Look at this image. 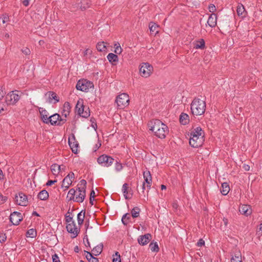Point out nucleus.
<instances>
[{
    "instance_id": "obj_1",
    "label": "nucleus",
    "mask_w": 262,
    "mask_h": 262,
    "mask_svg": "<svg viewBox=\"0 0 262 262\" xmlns=\"http://www.w3.org/2000/svg\"><path fill=\"white\" fill-rule=\"evenodd\" d=\"M148 125L155 136L160 139H164L169 132L168 127L158 119L151 120Z\"/></svg>"
},
{
    "instance_id": "obj_2",
    "label": "nucleus",
    "mask_w": 262,
    "mask_h": 262,
    "mask_svg": "<svg viewBox=\"0 0 262 262\" xmlns=\"http://www.w3.org/2000/svg\"><path fill=\"white\" fill-rule=\"evenodd\" d=\"M204 141V133L200 127H197L190 133L189 144L194 148L201 146Z\"/></svg>"
},
{
    "instance_id": "obj_3",
    "label": "nucleus",
    "mask_w": 262,
    "mask_h": 262,
    "mask_svg": "<svg viewBox=\"0 0 262 262\" xmlns=\"http://www.w3.org/2000/svg\"><path fill=\"white\" fill-rule=\"evenodd\" d=\"M206 110L205 100L200 98H195L191 104V110L193 115L198 116L203 114Z\"/></svg>"
},
{
    "instance_id": "obj_4",
    "label": "nucleus",
    "mask_w": 262,
    "mask_h": 262,
    "mask_svg": "<svg viewBox=\"0 0 262 262\" xmlns=\"http://www.w3.org/2000/svg\"><path fill=\"white\" fill-rule=\"evenodd\" d=\"M86 186V182L84 180H82L77 185L76 194H75V202L82 203L83 202L85 197V189Z\"/></svg>"
},
{
    "instance_id": "obj_5",
    "label": "nucleus",
    "mask_w": 262,
    "mask_h": 262,
    "mask_svg": "<svg viewBox=\"0 0 262 262\" xmlns=\"http://www.w3.org/2000/svg\"><path fill=\"white\" fill-rule=\"evenodd\" d=\"M91 0H74L72 4L71 10L76 11L79 9L84 11L91 5Z\"/></svg>"
},
{
    "instance_id": "obj_6",
    "label": "nucleus",
    "mask_w": 262,
    "mask_h": 262,
    "mask_svg": "<svg viewBox=\"0 0 262 262\" xmlns=\"http://www.w3.org/2000/svg\"><path fill=\"white\" fill-rule=\"evenodd\" d=\"M75 109L77 114L82 117L88 118L90 115L89 108L83 105L82 99L78 100Z\"/></svg>"
},
{
    "instance_id": "obj_7",
    "label": "nucleus",
    "mask_w": 262,
    "mask_h": 262,
    "mask_svg": "<svg viewBox=\"0 0 262 262\" xmlns=\"http://www.w3.org/2000/svg\"><path fill=\"white\" fill-rule=\"evenodd\" d=\"M20 94L21 93L17 91L8 94L5 98L6 106L16 103L20 99Z\"/></svg>"
},
{
    "instance_id": "obj_8",
    "label": "nucleus",
    "mask_w": 262,
    "mask_h": 262,
    "mask_svg": "<svg viewBox=\"0 0 262 262\" xmlns=\"http://www.w3.org/2000/svg\"><path fill=\"white\" fill-rule=\"evenodd\" d=\"M153 71L152 66L147 62L142 63L140 65L139 73L140 75L144 78L149 77Z\"/></svg>"
},
{
    "instance_id": "obj_9",
    "label": "nucleus",
    "mask_w": 262,
    "mask_h": 262,
    "mask_svg": "<svg viewBox=\"0 0 262 262\" xmlns=\"http://www.w3.org/2000/svg\"><path fill=\"white\" fill-rule=\"evenodd\" d=\"M129 96L126 93H122L118 96L116 99L118 108L123 109L129 104Z\"/></svg>"
},
{
    "instance_id": "obj_10",
    "label": "nucleus",
    "mask_w": 262,
    "mask_h": 262,
    "mask_svg": "<svg viewBox=\"0 0 262 262\" xmlns=\"http://www.w3.org/2000/svg\"><path fill=\"white\" fill-rule=\"evenodd\" d=\"M114 162V159L111 156L106 155H102L97 159L99 164L104 167H110Z\"/></svg>"
},
{
    "instance_id": "obj_11",
    "label": "nucleus",
    "mask_w": 262,
    "mask_h": 262,
    "mask_svg": "<svg viewBox=\"0 0 262 262\" xmlns=\"http://www.w3.org/2000/svg\"><path fill=\"white\" fill-rule=\"evenodd\" d=\"M93 86V83L90 81L82 79L78 81L76 87L78 90L82 92H88L89 89L91 88Z\"/></svg>"
},
{
    "instance_id": "obj_12",
    "label": "nucleus",
    "mask_w": 262,
    "mask_h": 262,
    "mask_svg": "<svg viewBox=\"0 0 262 262\" xmlns=\"http://www.w3.org/2000/svg\"><path fill=\"white\" fill-rule=\"evenodd\" d=\"M15 201L16 203L20 206H26L28 204V198L23 192H20L15 196Z\"/></svg>"
},
{
    "instance_id": "obj_13",
    "label": "nucleus",
    "mask_w": 262,
    "mask_h": 262,
    "mask_svg": "<svg viewBox=\"0 0 262 262\" xmlns=\"http://www.w3.org/2000/svg\"><path fill=\"white\" fill-rule=\"evenodd\" d=\"M66 228L68 232L73 234V238L76 237L78 235L80 231L79 228L77 227L75 222H72L70 223V224H68Z\"/></svg>"
},
{
    "instance_id": "obj_14",
    "label": "nucleus",
    "mask_w": 262,
    "mask_h": 262,
    "mask_svg": "<svg viewBox=\"0 0 262 262\" xmlns=\"http://www.w3.org/2000/svg\"><path fill=\"white\" fill-rule=\"evenodd\" d=\"M23 220V216L20 212L14 211L10 214V220L14 225H17Z\"/></svg>"
},
{
    "instance_id": "obj_15",
    "label": "nucleus",
    "mask_w": 262,
    "mask_h": 262,
    "mask_svg": "<svg viewBox=\"0 0 262 262\" xmlns=\"http://www.w3.org/2000/svg\"><path fill=\"white\" fill-rule=\"evenodd\" d=\"M69 144L72 150V152L74 154H76L78 151V143L75 141V138L72 135L69 138Z\"/></svg>"
},
{
    "instance_id": "obj_16",
    "label": "nucleus",
    "mask_w": 262,
    "mask_h": 262,
    "mask_svg": "<svg viewBox=\"0 0 262 262\" xmlns=\"http://www.w3.org/2000/svg\"><path fill=\"white\" fill-rule=\"evenodd\" d=\"M143 177L144 179V182L147 184V188L150 189L152 182V178L150 171L148 170L144 171Z\"/></svg>"
},
{
    "instance_id": "obj_17",
    "label": "nucleus",
    "mask_w": 262,
    "mask_h": 262,
    "mask_svg": "<svg viewBox=\"0 0 262 262\" xmlns=\"http://www.w3.org/2000/svg\"><path fill=\"white\" fill-rule=\"evenodd\" d=\"M151 237V235L149 233L140 236L138 239V243L141 245H145L150 241Z\"/></svg>"
},
{
    "instance_id": "obj_18",
    "label": "nucleus",
    "mask_w": 262,
    "mask_h": 262,
    "mask_svg": "<svg viewBox=\"0 0 262 262\" xmlns=\"http://www.w3.org/2000/svg\"><path fill=\"white\" fill-rule=\"evenodd\" d=\"M239 211L242 214H244L246 216H248L251 214L252 210L251 207L248 205H242L239 206Z\"/></svg>"
},
{
    "instance_id": "obj_19",
    "label": "nucleus",
    "mask_w": 262,
    "mask_h": 262,
    "mask_svg": "<svg viewBox=\"0 0 262 262\" xmlns=\"http://www.w3.org/2000/svg\"><path fill=\"white\" fill-rule=\"evenodd\" d=\"M207 24L211 28H214L217 24V15L215 13H212L207 20Z\"/></svg>"
},
{
    "instance_id": "obj_20",
    "label": "nucleus",
    "mask_w": 262,
    "mask_h": 262,
    "mask_svg": "<svg viewBox=\"0 0 262 262\" xmlns=\"http://www.w3.org/2000/svg\"><path fill=\"white\" fill-rule=\"evenodd\" d=\"M39 111L41 120L45 123L48 124L50 117L48 112L42 107H40Z\"/></svg>"
},
{
    "instance_id": "obj_21",
    "label": "nucleus",
    "mask_w": 262,
    "mask_h": 262,
    "mask_svg": "<svg viewBox=\"0 0 262 262\" xmlns=\"http://www.w3.org/2000/svg\"><path fill=\"white\" fill-rule=\"evenodd\" d=\"M60 116L57 114H55L50 116L49 119L48 120V124L50 123L52 125H58V121H59Z\"/></svg>"
},
{
    "instance_id": "obj_22",
    "label": "nucleus",
    "mask_w": 262,
    "mask_h": 262,
    "mask_svg": "<svg viewBox=\"0 0 262 262\" xmlns=\"http://www.w3.org/2000/svg\"><path fill=\"white\" fill-rule=\"evenodd\" d=\"M46 96H48L49 97V102L50 103L52 102V100H54V103H57L59 101V99L57 94L54 92H48L46 94Z\"/></svg>"
},
{
    "instance_id": "obj_23",
    "label": "nucleus",
    "mask_w": 262,
    "mask_h": 262,
    "mask_svg": "<svg viewBox=\"0 0 262 262\" xmlns=\"http://www.w3.org/2000/svg\"><path fill=\"white\" fill-rule=\"evenodd\" d=\"M194 48L196 49H204L205 47V42L203 39L195 40L193 42Z\"/></svg>"
},
{
    "instance_id": "obj_24",
    "label": "nucleus",
    "mask_w": 262,
    "mask_h": 262,
    "mask_svg": "<svg viewBox=\"0 0 262 262\" xmlns=\"http://www.w3.org/2000/svg\"><path fill=\"white\" fill-rule=\"evenodd\" d=\"M103 245L102 244H100L95 246L92 250L93 254L95 256L99 255L102 251Z\"/></svg>"
},
{
    "instance_id": "obj_25",
    "label": "nucleus",
    "mask_w": 262,
    "mask_h": 262,
    "mask_svg": "<svg viewBox=\"0 0 262 262\" xmlns=\"http://www.w3.org/2000/svg\"><path fill=\"white\" fill-rule=\"evenodd\" d=\"M237 14L239 16L244 17L246 16V11L244 6L242 4H239L237 6L236 9Z\"/></svg>"
},
{
    "instance_id": "obj_26",
    "label": "nucleus",
    "mask_w": 262,
    "mask_h": 262,
    "mask_svg": "<svg viewBox=\"0 0 262 262\" xmlns=\"http://www.w3.org/2000/svg\"><path fill=\"white\" fill-rule=\"evenodd\" d=\"M230 190V187L227 183H223L222 184V188L221 189V192L224 195H227Z\"/></svg>"
},
{
    "instance_id": "obj_27",
    "label": "nucleus",
    "mask_w": 262,
    "mask_h": 262,
    "mask_svg": "<svg viewBox=\"0 0 262 262\" xmlns=\"http://www.w3.org/2000/svg\"><path fill=\"white\" fill-rule=\"evenodd\" d=\"M85 211L82 210L77 214V222L79 225H81L85 217Z\"/></svg>"
},
{
    "instance_id": "obj_28",
    "label": "nucleus",
    "mask_w": 262,
    "mask_h": 262,
    "mask_svg": "<svg viewBox=\"0 0 262 262\" xmlns=\"http://www.w3.org/2000/svg\"><path fill=\"white\" fill-rule=\"evenodd\" d=\"M189 116L185 113H182L180 116V122L181 124L185 125L189 122Z\"/></svg>"
},
{
    "instance_id": "obj_29",
    "label": "nucleus",
    "mask_w": 262,
    "mask_h": 262,
    "mask_svg": "<svg viewBox=\"0 0 262 262\" xmlns=\"http://www.w3.org/2000/svg\"><path fill=\"white\" fill-rule=\"evenodd\" d=\"M72 183V182L70 180V179H69V178H67L66 177L62 182L61 187L62 188H64L65 190H66L69 188Z\"/></svg>"
},
{
    "instance_id": "obj_30",
    "label": "nucleus",
    "mask_w": 262,
    "mask_h": 262,
    "mask_svg": "<svg viewBox=\"0 0 262 262\" xmlns=\"http://www.w3.org/2000/svg\"><path fill=\"white\" fill-rule=\"evenodd\" d=\"M51 170L54 175H57L61 170V166L57 164H53L51 167Z\"/></svg>"
},
{
    "instance_id": "obj_31",
    "label": "nucleus",
    "mask_w": 262,
    "mask_h": 262,
    "mask_svg": "<svg viewBox=\"0 0 262 262\" xmlns=\"http://www.w3.org/2000/svg\"><path fill=\"white\" fill-rule=\"evenodd\" d=\"M38 198L40 200H46L49 198V193L46 190H42L39 192Z\"/></svg>"
},
{
    "instance_id": "obj_32",
    "label": "nucleus",
    "mask_w": 262,
    "mask_h": 262,
    "mask_svg": "<svg viewBox=\"0 0 262 262\" xmlns=\"http://www.w3.org/2000/svg\"><path fill=\"white\" fill-rule=\"evenodd\" d=\"M106 43L104 41L99 42L97 43L96 48L99 52H104L106 50Z\"/></svg>"
},
{
    "instance_id": "obj_33",
    "label": "nucleus",
    "mask_w": 262,
    "mask_h": 262,
    "mask_svg": "<svg viewBox=\"0 0 262 262\" xmlns=\"http://www.w3.org/2000/svg\"><path fill=\"white\" fill-rule=\"evenodd\" d=\"M75 194H76V191L74 189L71 188L68 193L67 198L69 199V201L75 202Z\"/></svg>"
},
{
    "instance_id": "obj_34",
    "label": "nucleus",
    "mask_w": 262,
    "mask_h": 262,
    "mask_svg": "<svg viewBox=\"0 0 262 262\" xmlns=\"http://www.w3.org/2000/svg\"><path fill=\"white\" fill-rule=\"evenodd\" d=\"M107 58L108 60L112 63L116 62L118 60V56L112 53H109L107 56Z\"/></svg>"
},
{
    "instance_id": "obj_35",
    "label": "nucleus",
    "mask_w": 262,
    "mask_h": 262,
    "mask_svg": "<svg viewBox=\"0 0 262 262\" xmlns=\"http://www.w3.org/2000/svg\"><path fill=\"white\" fill-rule=\"evenodd\" d=\"M128 184L126 183H124L122 188V191L123 193V195L125 199H129L130 198L128 196Z\"/></svg>"
},
{
    "instance_id": "obj_36",
    "label": "nucleus",
    "mask_w": 262,
    "mask_h": 262,
    "mask_svg": "<svg viewBox=\"0 0 262 262\" xmlns=\"http://www.w3.org/2000/svg\"><path fill=\"white\" fill-rule=\"evenodd\" d=\"M131 217L129 214L126 213L122 217V222L124 225H127L130 222Z\"/></svg>"
},
{
    "instance_id": "obj_37",
    "label": "nucleus",
    "mask_w": 262,
    "mask_h": 262,
    "mask_svg": "<svg viewBox=\"0 0 262 262\" xmlns=\"http://www.w3.org/2000/svg\"><path fill=\"white\" fill-rule=\"evenodd\" d=\"M140 212V209L137 207H134L131 210L132 216L134 218H136L139 216Z\"/></svg>"
},
{
    "instance_id": "obj_38",
    "label": "nucleus",
    "mask_w": 262,
    "mask_h": 262,
    "mask_svg": "<svg viewBox=\"0 0 262 262\" xmlns=\"http://www.w3.org/2000/svg\"><path fill=\"white\" fill-rule=\"evenodd\" d=\"M149 248L152 252H158L159 248L157 243H151L149 245Z\"/></svg>"
},
{
    "instance_id": "obj_39",
    "label": "nucleus",
    "mask_w": 262,
    "mask_h": 262,
    "mask_svg": "<svg viewBox=\"0 0 262 262\" xmlns=\"http://www.w3.org/2000/svg\"><path fill=\"white\" fill-rule=\"evenodd\" d=\"M36 235V231L34 229H29L27 232V236L29 237H34Z\"/></svg>"
},
{
    "instance_id": "obj_40",
    "label": "nucleus",
    "mask_w": 262,
    "mask_h": 262,
    "mask_svg": "<svg viewBox=\"0 0 262 262\" xmlns=\"http://www.w3.org/2000/svg\"><path fill=\"white\" fill-rule=\"evenodd\" d=\"M149 28L150 32H156L155 34H156L158 32V31L156 30L157 28H158V25H156L155 23H150L149 24Z\"/></svg>"
},
{
    "instance_id": "obj_41",
    "label": "nucleus",
    "mask_w": 262,
    "mask_h": 262,
    "mask_svg": "<svg viewBox=\"0 0 262 262\" xmlns=\"http://www.w3.org/2000/svg\"><path fill=\"white\" fill-rule=\"evenodd\" d=\"M231 262H242L240 254H235L231 259Z\"/></svg>"
},
{
    "instance_id": "obj_42",
    "label": "nucleus",
    "mask_w": 262,
    "mask_h": 262,
    "mask_svg": "<svg viewBox=\"0 0 262 262\" xmlns=\"http://www.w3.org/2000/svg\"><path fill=\"white\" fill-rule=\"evenodd\" d=\"M114 47H115V53L116 54H120L122 51V48H121L120 45L119 43H116L114 45Z\"/></svg>"
},
{
    "instance_id": "obj_43",
    "label": "nucleus",
    "mask_w": 262,
    "mask_h": 262,
    "mask_svg": "<svg viewBox=\"0 0 262 262\" xmlns=\"http://www.w3.org/2000/svg\"><path fill=\"white\" fill-rule=\"evenodd\" d=\"M71 110L70 104L68 102H66L63 104V112H70Z\"/></svg>"
},
{
    "instance_id": "obj_44",
    "label": "nucleus",
    "mask_w": 262,
    "mask_h": 262,
    "mask_svg": "<svg viewBox=\"0 0 262 262\" xmlns=\"http://www.w3.org/2000/svg\"><path fill=\"white\" fill-rule=\"evenodd\" d=\"M113 256V262H121L120 255L118 252H116Z\"/></svg>"
},
{
    "instance_id": "obj_45",
    "label": "nucleus",
    "mask_w": 262,
    "mask_h": 262,
    "mask_svg": "<svg viewBox=\"0 0 262 262\" xmlns=\"http://www.w3.org/2000/svg\"><path fill=\"white\" fill-rule=\"evenodd\" d=\"M115 170L117 171H120L123 169V166L121 163L118 162L116 161L115 166Z\"/></svg>"
},
{
    "instance_id": "obj_46",
    "label": "nucleus",
    "mask_w": 262,
    "mask_h": 262,
    "mask_svg": "<svg viewBox=\"0 0 262 262\" xmlns=\"http://www.w3.org/2000/svg\"><path fill=\"white\" fill-rule=\"evenodd\" d=\"M7 110V106L2 102H0V114Z\"/></svg>"
},
{
    "instance_id": "obj_47",
    "label": "nucleus",
    "mask_w": 262,
    "mask_h": 262,
    "mask_svg": "<svg viewBox=\"0 0 262 262\" xmlns=\"http://www.w3.org/2000/svg\"><path fill=\"white\" fill-rule=\"evenodd\" d=\"M7 200V197L6 196L3 195L0 193V205L4 204L5 202H6Z\"/></svg>"
},
{
    "instance_id": "obj_48",
    "label": "nucleus",
    "mask_w": 262,
    "mask_h": 262,
    "mask_svg": "<svg viewBox=\"0 0 262 262\" xmlns=\"http://www.w3.org/2000/svg\"><path fill=\"white\" fill-rule=\"evenodd\" d=\"M84 255L88 260H89V259L93 256V253H91L86 251H84Z\"/></svg>"
},
{
    "instance_id": "obj_49",
    "label": "nucleus",
    "mask_w": 262,
    "mask_h": 262,
    "mask_svg": "<svg viewBox=\"0 0 262 262\" xmlns=\"http://www.w3.org/2000/svg\"><path fill=\"white\" fill-rule=\"evenodd\" d=\"M208 9L210 12L213 13V12L216 10V8L213 4H211L209 6Z\"/></svg>"
},
{
    "instance_id": "obj_50",
    "label": "nucleus",
    "mask_w": 262,
    "mask_h": 262,
    "mask_svg": "<svg viewBox=\"0 0 262 262\" xmlns=\"http://www.w3.org/2000/svg\"><path fill=\"white\" fill-rule=\"evenodd\" d=\"M92 53V51L90 49H86L83 52V55L84 56H87L88 55H90Z\"/></svg>"
},
{
    "instance_id": "obj_51",
    "label": "nucleus",
    "mask_w": 262,
    "mask_h": 262,
    "mask_svg": "<svg viewBox=\"0 0 262 262\" xmlns=\"http://www.w3.org/2000/svg\"><path fill=\"white\" fill-rule=\"evenodd\" d=\"M66 221L68 224H70V223L74 222L73 221V217H71L70 215H66Z\"/></svg>"
},
{
    "instance_id": "obj_52",
    "label": "nucleus",
    "mask_w": 262,
    "mask_h": 262,
    "mask_svg": "<svg viewBox=\"0 0 262 262\" xmlns=\"http://www.w3.org/2000/svg\"><path fill=\"white\" fill-rule=\"evenodd\" d=\"M53 262H60L59 258L57 254H54L52 256Z\"/></svg>"
},
{
    "instance_id": "obj_53",
    "label": "nucleus",
    "mask_w": 262,
    "mask_h": 262,
    "mask_svg": "<svg viewBox=\"0 0 262 262\" xmlns=\"http://www.w3.org/2000/svg\"><path fill=\"white\" fill-rule=\"evenodd\" d=\"M6 236L4 233L0 234V243H2L6 240Z\"/></svg>"
},
{
    "instance_id": "obj_54",
    "label": "nucleus",
    "mask_w": 262,
    "mask_h": 262,
    "mask_svg": "<svg viewBox=\"0 0 262 262\" xmlns=\"http://www.w3.org/2000/svg\"><path fill=\"white\" fill-rule=\"evenodd\" d=\"M21 51L24 54L26 55H29L31 53L30 49L28 48H25V49H22Z\"/></svg>"
},
{
    "instance_id": "obj_55",
    "label": "nucleus",
    "mask_w": 262,
    "mask_h": 262,
    "mask_svg": "<svg viewBox=\"0 0 262 262\" xmlns=\"http://www.w3.org/2000/svg\"><path fill=\"white\" fill-rule=\"evenodd\" d=\"M67 178H69V179H70V180L72 181V182H73V181L74 180V177H75V176H74V173L72 172H70V173H69L67 176H66Z\"/></svg>"
},
{
    "instance_id": "obj_56",
    "label": "nucleus",
    "mask_w": 262,
    "mask_h": 262,
    "mask_svg": "<svg viewBox=\"0 0 262 262\" xmlns=\"http://www.w3.org/2000/svg\"><path fill=\"white\" fill-rule=\"evenodd\" d=\"M5 95V92L3 90L2 87L0 86V100L4 97Z\"/></svg>"
},
{
    "instance_id": "obj_57",
    "label": "nucleus",
    "mask_w": 262,
    "mask_h": 262,
    "mask_svg": "<svg viewBox=\"0 0 262 262\" xmlns=\"http://www.w3.org/2000/svg\"><path fill=\"white\" fill-rule=\"evenodd\" d=\"M205 244V242L204 240H203L202 239H200L199 242H198L197 243V245L199 246V247H201L203 245H204Z\"/></svg>"
},
{
    "instance_id": "obj_58",
    "label": "nucleus",
    "mask_w": 262,
    "mask_h": 262,
    "mask_svg": "<svg viewBox=\"0 0 262 262\" xmlns=\"http://www.w3.org/2000/svg\"><path fill=\"white\" fill-rule=\"evenodd\" d=\"M57 182L56 180H49L47 183L46 185L47 186H51L52 184H54Z\"/></svg>"
},
{
    "instance_id": "obj_59",
    "label": "nucleus",
    "mask_w": 262,
    "mask_h": 262,
    "mask_svg": "<svg viewBox=\"0 0 262 262\" xmlns=\"http://www.w3.org/2000/svg\"><path fill=\"white\" fill-rule=\"evenodd\" d=\"M89 262H99V260L97 258L93 256L91 259L88 260Z\"/></svg>"
},
{
    "instance_id": "obj_60",
    "label": "nucleus",
    "mask_w": 262,
    "mask_h": 262,
    "mask_svg": "<svg viewBox=\"0 0 262 262\" xmlns=\"http://www.w3.org/2000/svg\"><path fill=\"white\" fill-rule=\"evenodd\" d=\"M9 18L6 16L3 15L2 17V22L3 24H5V23L7 22L8 21Z\"/></svg>"
},
{
    "instance_id": "obj_61",
    "label": "nucleus",
    "mask_w": 262,
    "mask_h": 262,
    "mask_svg": "<svg viewBox=\"0 0 262 262\" xmlns=\"http://www.w3.org/2000/svg\"><path fill=\"white\" fill-rule=\"evenodd\" d=\"M22 3L25 6H28L29 5V0H23Z\"/></svg>"
},
{
    "instance_id": "obj_62",
    "label": "nucleus",
    "mask_w": 262,
    "mask_h": 262,
    "mask_svg": "<svg viewBox=\"0 0 262 262\" xmlns=\"http://www.w3.org/2000/svg\"><path fill=\"white\" fill-rule=\"evenodd\" d=\"M5 176L3 173V172L1 169H0V180H3L4 179Z\"/></svg>"
},
{
    "instance_id": "obj_63",
    "label": "nucleus",
    "mask_w": 262,
    "mask_h": 262,
    "mask_svg": "<svg viewBox=\"0 0 262 262\" xmlns=\"http://www.w3.org/2000/svg\"><path fill=\"white\" fill-rule=\"evenodd\" d=\"M243 167L245 169V170L246 171H248L250 169V166L248 165L244 164L243 166Z\"/></svg>"
},
{
    "instance_id": "obj_64",
    "label": "nucleus",
    "mask_w": 262,
    "mask_h": 262,
    "mask_svg": "<svg viewBox=\"0 0 262 262\" xmlns=\"http://www.w3.org/2000/svg\"><path fill=\"white\" fill-rule=\"evenodd\" d=\"M258 232H260L259 234L262 235V223L260 224L259 228V231Z\"/></svg>"
}]
</instances>
